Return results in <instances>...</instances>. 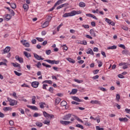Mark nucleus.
<instances>
[{
    "instance_id": "1",
    "label": "nucleus",
    "mask_w": 130,
    "mask_h": 130,
    "mask_svg": "<svg viewBox=\"0 0 130 130\" xmlns=\"http://www.w3.org/2000/svg\"><path fill=\"white\" fill-rule=\"evenodd\" d=\"M79 14H81L80 11H78L73 10L71 12L64 14L62 17L63 18H67V17H73V16L79 15Z\"/></svg>"
},
{
    "instance_id": "2",
    "label": "nucleus",
    "mask_w": 130,
    "mask_h": 130,
    "mask_svg": "<svg viewBox=\"0 0 130 130\" xmlns=\"http://www.w3.org/2000/svg\"><path fill=\"white\" fill-rule=\"evenodd\" d=\"M8 101L10 102V105L11 106H14V105H17L18 102L16 100H12L11 98H8Z\"/></svg>"
},
{
    "instance_id": "3",
    "label": "nucleus",
    "mask_w": 130,
    "mask_h": 130,
    "mask_svg": "<svg viewBox=\"0 0 130 130\" xmlns=\"http://www.w3.org/2000/svg\"><path fill=\"white\" fill-rule=\"evenodd\" d=\"M43 113L44 116H45L46 118H50V119L54 118V115H53V114H49L45 111H44Z\"/></svg>"
},
{
    "instance_id": "4",
    "label": "nucleus",
    "mask_w": 130,
    "mask_h": 130,
    "mask_svg": "<svg viewBox=\"0 0 130 130\" xmlns=\"http://www.w3.org/2000/svg\"><path fill=\"white\" fill-rule=\"evenodd\" d=\"M71 117H72V114H68L63 117L62 119L63 120H70Z\"/></svg>"
},
{
    "instance_id": "5",
    "label": "nucleus",
    "mask_w": 130,
    "mask_h": 130,
    "mask_svg": "<svg viewBox=\"0 0 130 130\" xmlns=\"http://www.w3.org/2000/svg\"><path fill=\"white\" fill-rule=\"evenodd\" d=\"M34 56L38 60H43V59H44V58H42V57H41V56H39L38 54H37L35 53H34Z\"/></svg>"
},
{
    "instance_id": "6",
    "label": "nucleus",
    "mask_w": 130,
    "mask_h": 130,
    "mask_svg": "<svg viewBox=\"0 0 130 130\" xmlns=\"http://www.w3.org/2000/svg\"><path fill=\"white\" fill-rule=\"evenodd\" d=\"M72 122L70 121H63V120H60V123L61 124H62V125H69L70 123H71Z\"/></svg>"
},
{
    "instance_id": "7",
    "label": "nucleus",
    "mask_w": 130,
    "mask_h": 130,
    "mask_svg": "<svg viewBox=\"0 0 130 130\" xmlns=\"http://www.w3.org/2000/svg\"><path fill=\"white\" fill-rule=\"evenodd\" d=\"M31 86L33 88H38L39 86V82L38 81H34L31 83Z\"/></svg>"
},
{
    "instance_id": "8",
    "label": "nucleus",
    "mask_w": 130,
    "mask_h": 130,
    "mask_svg": "<svg viewBox=\"0 0 130 130\" xmlns=\"http://www.w3.org/2000/svg\"><path fill=\"white\" fill-rule=\"evenodd\" d=\"M15 59H16V60H18L19 62H20V63H23V62H24L23 58L20 57L19 55H16L15 56Z\"/></svg>"
},
{
    "instance_id": "9",
    "label": "nucleus",
    "mask_w": 130,
    "mask_h": 130,
    "mask_svg": "<svg viewBox=\"0 0 130 130\" xmlns=\"http://www.w3.org/2000/svg\"><path fill=\"white\" fill-rule=\"evenodd\" d=\"M21 42L25 47H30V44L29 43H25L26 41H21Z\"/></svg>"
},
{
    "instance_id": "10",
    "label": "nucleus",
    "mask_w": 130,
    "mask_h": 130,
    "mask_svg": "<svg viewBox=\"0 0 130 130\" xmlns=\"http://www.w3.org/2000/svg\"><path fill=\"white\" fill-rule=\"evenodd\" d=\"M27 107L32 109V110H38V108H37V107L35 106L27 105Z\"/></svg>"
},
{
    "instance_id": "11",
    "label": "nucleus",
    "mask_w": 130,
    "mask_h": 130,
    "mask_svg": "<svg viewBox=\"0 0 130 130\" xmlns=\"http://www.w3.org/2000/svg\"><path fill=\"white\" fill-rule=\"evenodd\" d=\"M11 63L14 68H18L19 69H21V65L20 64H19L18 63H17V62H16V63L12 62Z\"/></svg>"
},
{
    "instance_id": "12",
    "label": "nucleus",
    "mask_w": 130,
    "mask_h": 130,
    "mask_svg": "<svg viewBox=\"0 0 130 130\" xmlns=\"http://www.w3.org/2000/svg\"><path fill=\"white\" fill-rule=\"evenodd\" d=\"M87 54H91V55H94V52H93V50L91 48H88L87 51L86 52Z\"/></svg>"
},
{
    "instance_id": "13",
    "label": "nucleus",
    "mask_w": 130,
    "mask_h": 130,
    "mask_svg": "<svg viewBox=\"0 0 130 130\" xmlns=\"http://www.w3.org/2000/svg\"><path fill=\"white\" fill-rule=\"evenodd\" d=\"M10 50H11V47H7L6 48H5L4 50V52L3 53V54H4V53H8V52H10Z\"/></svg>"
},
{
    "instance_id": "14",
    "label": "nucleus",
    "mask_w": 130,
    "mask_h": 130,
    "mask_svg": "<svg viewBox=\"0 0 130 130\" xmlns=\"http://www.w3.org/2000/svg\"><path fill=\"white\" fill-rule=\"evenodd\" d=\"M72 99L75 100V101H77V102H82V100H80V99L77 96H72Z\"/></svg>"
},
{
    "instance_id": "15",
    "label": "nucleus",
    "mask_w": 130,
    "mask_h": 130,
    "mask_svg": "<svg viewBox=\"0 0 130 130\" xmlns=\"http://www.w3.org/2000/svg\"><path fill=\"white\" fill-rule=\"evenodd\" d=\"M122 54H125L126 55H129L130 56V52L127 50H124L122 51Z\"/></svg>"
},
{
    "instance_id": "16",
    "label": "nucleus",
    "mask_w": 130,
    "mask_h": 130,
    "mask_svg": "<svg viewBox=\"0 0 130 130\" xmlns=\"http://www.w3.org/2000/svg\"><path fill=\"white\" fill-rule=\"evenodd\" d=\"M49 25V21H46L43 23V24L42 25V27L43 28H46V27H47V26H48Z\"/></svg>"
},
{
    "instance_id": "17",
    "label": "nucleus",
    "mask_w": 130,
    "mask_h": 130,
    "mask_svg": "<svg viewBox=\"0 0 130 130\" xmlns=\"http://www.w3.org/2000/svg\"><path fill=\"white\" fill-rule=\"evenodd\" d=\"M67 6H68V4H62V5L58 6L56 8V10H59V9H61L62 8H63V7H67Z\"/></svg>"
},
{
    "instance_id": "18",
    "label": "nucleus",
    "mask_w": 130,
    "mask_h": 130,
    "mask_svg": "<svg viewBox=\"0 0 130 130\" xmlns=\"http://www.w3.org/2000/svg\"><path fill=\"white\" fill-rule=\"evenodd\" d=\"M90 103L91 104H100V101H98V100H95V101H91Z\"/></svg>"
},
{
    "instance_id": "19",
    "label": "nucleus",
    "mask_w": 130,
    "mask_h": 130,
    "mask_svg": "<svg viewBox=\"0 0 130 130\" xmlns=\"http://www.w3.org/2000/svg\"><path fill=\"white\" fill-rule=\"evenodd\" d=\"M119 120L120 121H123L124 122H125L126 121H127V120H128V119L126 117H125V118H119Z\"/></svg>"
},
{
    "instance_id": "20",
    "label": "nucleus",
    "mask_w": 130,
    "mask_h": 130,
    "mask_svg": "<svg viewBox=\"0 0 130 130\" xmlns=\"http://www.w3.org/2000/svg\"><path fill=\"white\" fill-rule=\"evenodd\" d=\"M60 101H61V100L60 98H56L55 100V104L56 105H57V104H59V103L60 102Z\"/></svg>"
},
{
    "instance_id": "21",
    "label": "nucleus",
    "mask_w": 130,
    "mask_h": 130,
    "mask_svg": "<svg viewBox=\"0 0 130 130\" xmlns=\"http://www.w3.org/2000/svg\"><path fill=\"white\" fill-rule=\"evenodd\" d=\"M79 7H80V8H85V7H86V4H85V3L84 2H80L79 4Z\"/></svg>"
},
{
    "instance_id": "22",
    "label": "nucleus",
    "mask_w": 130,
    "mask_h": 130,
    "mask_svg": "<svg viewBox=\"0 0 130 130\" xmlns=\"http://www.w3.org/2000/svg\"><path fill=\"white\" fill-rule=\"evenodd\" d=\"M66 59L67 60H68L69 62H72V63H75V62H76V61H75V60H73L71 58H67Z\"/></svg>"
},
{
    "instance_id": "23",
    "label": "nucleus",
    "mask_w": 130,
    "mask_h": 130,
    "mask_svg": "<svg viewBox=\"0 0 130 130\" xmlns=\"http://www.w3.org/2000/svg\"><path fill=\"white\" fill-rule=\"evenodd\" d=\"M23 8L25 11H28V9H29V6L27 4H24L23 5Z\"/></svg>"
},
{
    "instance_id": "24",
    "label": "nucleus",
    "mask_w": 130,
    "mask_h": 130,
    "mask_svg": "<svg viewBox=\"0 0 130 130\" xmlns=\"http://www.w3.org/2000/svg\"><path fill=\"white\" fill-rule=\"evenodd\" d=\"M36 125H37V126H39V127H41L42 126H43V124L40 122H37L36 123Z\"/></svg>"
},
{
    "instance_id": "25",
    "label": "nucleus",
    "mask_w": 130,
    "mask_h": 130,
    "mask_svg": "<svg viewBox=\"0 0 130 130\" xmlns=\"http://www.w3.org/2000/svg\"><path fill=\"white\" fill-rule=\"evenodd\" d=\"M6 21H10L12 19V16L10 14H7L6 16Z\"/></svg>"
},
{
    "instance_id": "26",
    "label": "nucleus",
    "mask_w": 130,
    "mask_h": 130,
    "mask_svg": "<svg viewBox=\"0 0 130 130\" xmlns=\"http://www.w3.org/2000/svg\"><path fill=\"white\" fill-rule=\"evenodd\" d=\"M67 104L68 103H67V102H66V101H63L60 103V105L62 107L66 106Z\"/></svg>"
},
{
    "instance_id": "27",
    "label": "nucleus",
    "mask_w": 130,
    "mask_h": 130,
    "mask_svg": "<svg viewBox=\"0 0 130 130\" xmlns=\"http://www.w3.org/2000/svg\"><path fill=\"white\" fill-rule=\"evenodd\" d=\"M62 4V2H61V0L58 1L55 4H54V7H56V6H59V5Z\"/></svg>"
},
{
    "instance_id": "28",
    "label": "nucleus",
    "mask_w": 130,
    "mask_h": 130,
    "mask_svg": "<svg viewBox=\"0 0 130 130\" xmlns=\"http://www.w3.org/2000/svg\"><path fill=\"white\" fill-rule=\"evenodd\" d=\"M32 99H31V100H32V104H35V103H36V96H32Z\"/></svg>"
},
{
    "instance_id": "29",
    "label": "nucleus",
    "mask_w": 130,
    "mask_h": 130,
    "mask_svg": "<svg viewBox=\"0 0 130 130\" xmlns=\"http://www.w3.org/2000/svg\"><path fill=\"white\" fill-rule=\"evenodd\" d=\"M23 53L25 56H26V57H27V58L29 57H31V55L30 54H28V52L24 51Z\"/></svg>"
},
{
    "instance_id": "30",
    "label": "nucleus",
    "mask_w": 130,
    "mask_h": 130,
    "mask_svg": "<svg viewBox=\"0 0 130 130\" xmlns=\"http://www.w3.org/2000/svg\"><path fill=\"white\" fill-rule=\"evenodd\" d=\"M40 107L41 109L44 108V105H45V103L41 102L39 103Z\"/></svg>"
},
{
    "instance_id": "31",
    "label": "nucleus",
    "mask_w": 130,
    "mask_h": 130,
    "mask_svg": "<svg viewBox=\"0 0 130 130\" xmlns=\"http://www.w3.org/2000/svg\"><path fill=\"white\" fill-rule=\"evenodd\" d=\"M45 83L46 84H50V85H52V82L51 80H45L43 81V83Z\"/></svg>"
},
{
    "instance_id": "32",
    "label": "nucleus",
    "mask_w": 130,
    "mask_h": 130,
    "mask_svg": "<svg viewBox=\"0 0 130 130\" xmlns=\"http://www.w3.org/2000/svg\"><path fill=\"white\" fill-rule=\"evenodd\" d=\"M120 99V95L119 94L117 93L116 95V100L117 101V102H119V100Z\"/></svg>"
},
{
    "instance_id": "33",
    "label": "nucleus",
    "mask_w": 130,
    "mask_h": 130,
    "mask_svg": "<svg viewBox=\"0 0 130 130\" xmlns=\"http://www.w3.org/2000/svg\"><path fill=\"white\" fill-rule=\"evenodd\" d=\"M10 7L12 9H16V8H17V5L15 3H11V4H10Z\"/></svg>"
},
{
    "instance_id": "34",
    "label": "nucleus",
    "mask_w": 130,
    "mask_h": 130,
    "mask_svg": "<svg viewBox=\"0 0 130 130\" xmlns=\"http://www.w3.org/2000/svg\"><path fill=\"white\" fill-rule=\"evenodd\" d=\"M43 123L44 124H47V125H50V121H48V120H44L43 122Z\"/></svg>"
},
{
    "instance_id": "35",
    "label": "nucleus",
    "mask_w": 130,
    "mask_h": 130,
    "mask_svg": "<svg viewBox=\"0 0 130 130\" xmlns=\"http://www.w3.org/2000/svg\"><path fill=\"white\" fill-rule=\"evenodd\" d=\"M90 34L91 35H93L94 36V37H96V34H95V32H94V30L93 29L90 30Z\"/></svg>"
},
{
    "instance_id": "36",
    "label": "nucleus",
    "mask_w": 130,
    "mask_h": 130,
    "mask_svg": "<svg viewBox=\"0 0 130 130\" xmlns=\"http://www.w3.org/2000/svg\"><path fill=\"white\" fill-rule=\"evenodd\" d=\"M77 92H78V89H73L72 90V92H70V94H76V93H77Z\"/></svg>"
},
{
    "instance_id": "37",
    "label": "nucleus",
    "mask_w": 130,
    "mask_h": 130,
    "mask_svg": "<svg viewBox=\"0 0 130 130\" xmlns=\"http://www.w3.org/2000/svg\"><path fill=\"white\" fill-rule=\"evenodd\" d=\"M116 46L113 45L110 47H108V49H116Z\"/></svg>"
},
{
    "instance_id": "38",
    "label": "nucleus",
    "mask_w": 130,
    "mask_h": 130,
    "mask_svg": "<svg viewBox=\"0 0 130 130\" xmlns=\"http://www.w3.org/2000/svg\"><path fill=\"white\" fill-rule=\"evenodd\" d=\"M14 73L15 74L16 76H18V77H20V76H22V73H19L16 71H14Z\"/></svg>"
},
{
    "instance_id": "39",
    "label": "nucleus",
    "mask_w": 130,
    "mask_h": 130,
    "mask_svg": "<svg viewBox=\"0 0 130 130\" xmlns=\"http://www.w3.org/2000/svg\"><path fill=\"white\" fill-rule=\"evenodd\" d=\"M76 127H79V128H81V129H84V126H83V125L80 124H78L77 125H76Z\"/></svg>"
},
{
    "instance_id": "40",
    "label": "nucleus",
    "mask_w": 130,
    "mask_h": 130,
    "mask_svg": "<svg viewBox=\"0 0 130 130\" xmlns=\"http://www.w3.org/2000/svg\"><path fill=\"white\" fill-rule=\"evenodd\" d=\"M9 12L10 13L11 15H12V16H15V12L14 11V10L10 9Z\"/></svg>"
},
{
    "instance_id": "41",
    "label": "nucleus",
    "mask_w": 130,
    "mask_h": 130,
    "mask_svg": "<svg viewBox=\"0 0 130 130\" xmlns=\"http://www.w3.org/2000/svg\"><path fill=\"white\" fill-rule=\"evenodd\" d=\"M3 110H4L5 111H9V110H11V107H5L3 108Z\"/></svg>"
},
{
    "instance_id": "42",
    "label": "nucleus",
    "mask_w": 130,
    "mask_h": 130,
    "mask_svg": "<svg viewBox=\"0 0 130 130\" xmlns=\"http://www.w3.org/2000/svg\"><path fill=\"white\" fill-rule=\"evenodd\" d=\"M38 116H41V114H39L38 113H35L34 117H38Z\"/></svg>"
},
{
    "instance_id": "43",
    "label": "nucleus",
    "mask_w": 130,
    "mask_h": 130,
    "mask_svg": "<svg viewBox=\"0 0 130 130\" xmlns=\"http://www.w3.org/2000/svg\"><path fill=\"white\" fill-rule=\"evenodd\" d=\"M37 40L38 41H39L40 42H42L43 41H44V40L41 38H36Z\"/></svg>"
},
{
    "instance_id": "44",
    "label": "nucleus",
    "mask_w": 130,
    "mask_h": 130,
    "mask_svg": "<svg viewBox=\"0 0 130 130\" xmlns=\"http://www.w3.org/2000/svg\"><path fill=\"white\" fill-rule=\"evenodd\" d=\"M74 81L76 82V83H78L79 84H81V83H83V80H80L78 79H75Z\"/></svg>"
},
{
    "instance_id": "45",
    "label": "nucleus",
    "mask_w": 130,
    "mask_h": 130,
    "mask_svg": "<svg viewBox=\"0 0 130 130\" xmlns=\"http://www.w3.org/2000/svg\"><path fill=\"white\" fill-rule=\"evenodd\" d=\"M42 66H43V67H46V68H51V66L46 64L45 63H43Z\"/></svg>"
},
{
    "instance_id": "46",
    "label": "nucleus",
    "mask_w": 130,
    "mask_h": 130,
    "mask_svg": "<svg viewBox=\"0 0 130 130\" xmlns=\"http://www.w3.org/2000/svg\"><path fill=\"white\" fill-rule=\"evenodd\" d=\"M61 26H63V23H61V24L57 26V31H59V29H60V27H61Z\"/></svg>"
},
{
    "instance_id": "47",
    "label": "nucleus",
    "mask_w": 130,
    "mask_h": 130,
    "mask_svg": "<svg viewBox=\"0 0 130 130\" xmlns=\"http://www.w3.org/2000/svg\"><path fill=\"white\" fill-rule=\"evenodd\" d=\"M122 29H123V30H124L125 31H127V30H128V27H127V26H123L122 27Z\"/></svg>"
},
{
    "instance_id": "48",
    "label": "nucleus",
    "mask_w": 130,
    "mask_h": 130,
    "mask_svg": "<svg viewBox=\"0 0 130 130\" xmlns=\"http://www.w3.org/2000/svg\"><path fill=\"white\" fill-rule=\"evenodd\" d=\"M82 27H84L85 29H89V25L87 24H83Z\"/></svg>"
},
{
    "instance_id": "49",
    "label": "nucleus",
    "mask_w": 130,
    "mask_h": 130,
    "mask_svg": "<svg viewBox=\"0 0 130 130\" xmlns=\"http://www.w3.org/2000/svg\"><path fill=\"white\" fill-rule=\"evenodd\" d=\"M52 19V17L51 16H48L47 18V21L48 22H49H49H50V21H51Z\"/></svg>"
},
{
    "instance_id": "50",
    "label": "nucleus",
    "mask_w": 130,
    "mask_h": 130,
    "mask_svg": "<svg viewBox=\"0 0 130 130\" xmlns=\"http://www.w3.org/2000/svg\"><path fill=\"white\" fill-rule=\"evenodd\" d=\"M46 53L47 55H49L51 53V50H48L46 51Z\"/></svg>"
},
{
    "instance_id": "51",
    "label": "nucleus",
    "mask_w": 130,
    "mask_h": 130,
    "mask_svg": "<svg viewBox=\"0 0 130 130\" xmlns=\"http://www.w3.org/2000/svg\"><path fill=\"white\" fill-rule=\"evenodd\" d=\"M105 21L107 22V23H108V24H110L111 20L108 18H105Z\"/></svg>"
},
{
    "instance_id": "52",
    "label": "nucleus",
    "mask_w": 130,
    "mask_h": 130,
    "mask_svg": "<svg viewBox=\"0 0 130 130\" xmlns=\"http://www.w3.org/2000/svg\"><path fill=\"white\" fill-rule=\"evenodd\" d=\"M40 66H41V63L40 62H38L36 67H37L38 69H40Z\"/></svg>"
},
{
    "instance_id": "53",
    "label": "nucleus",
    "mask_w": 130,
    "mask_h": 130,
    "mask_svg": "<svg viewBox=\"0 0 130 130\" xmlns=\"http://www.w3.org/2000/svg\"><path fill=\"white\" fill-rule=\"evenodd\" d=\"M118 78H119L120 79H124V76H123V75H121V74H119L118 75Z\"/></svg>"
},
{
    "instance_id": "54",
    "label": "nucleus",
    "mask_w": 130,
    "mask_h": 130,
    "mask_svg": "<svg viewBox=\"0 0 130 130\" xmlns=\"http://www.w3.org/2000/svg\"><path fill=\"white\" fill-rule=\"evenodd\" d=\"M0 117L1 118H4V117H5V114L2 113L1 112H0Z\"/></svg>"
},
{
    "instance_id": "55",
    "label": "nucleus",
    "mask_w": 130,
    "mask_h": 130,
    "mask_svg": "<svg viewBox=\"0 0 130 130\" xmlns=\"http://www.w3.org/2000/svg\"><path fill=\"white\" fill-rule=\"evenodd\" d=\"M91 25L92 27H95V26H96V23L95 22V21H92L91 22Z\"/></svg>"
},
{
    "instance_id": "56",
    "label": "nucleus",
    "mask_w": 130,
    "mask_h": 130,
    "mask_svg": "<svg viewBox=\"0 0 130 130\" xmlns=\"http://www.w3.org/2000/svg\"><path fill=\"white\" fill-rule=\"evenodd\" d=\"M119 47H121V48H123V49H125V46H124V45L120 44Z\"/></svg>"
},
{
    "instance_id": "57",
    "label": "nucleus",
    "mask_w": 130,
    "mask_h": 130,
    "mask_svg": "<svg viewBox=\"0 0 130 130\" xmlns=\"http://www.w3.org/2000/svg\"><path fill=\"white\" fill-rule=\"evenodd\" d=\"M98 63H99V68H101V67H102V62L98 61Z\"/></svg>"
},
{
    "instance_id": "58",
    "label": "nucleus",
    "mask_w": 130,
    "mask_h": 130,
    "mask_svg": "<svg viewBox=\"0 0 130 130\" xmlns=\"http://www.w3.org/2000/svg\"><path fill=\"white\" fill-rule=\"evenodd\" d=\"M19 111L21 113V114H25V111L22 109H19Z\"/></svg>"
},
{
    "instance_id": "59",
    "label": "nucleus",
    "mask_w": 130,
    "mask_h": 130,
    "mask_svg": "<svg viewBox=\"0 0 130 130\" xmlns=\"http://www.w3.org/2000/svg\"><path fill=\"white\" fill-rule=\"evenodd\" d=\"M62 47H63V49L64 50H68V47L67 46V45H63V46H62Z\"/></svg>"
},
{
    "instance_id": "60",
    "label": "nucleus",
    "mask_w": 130,
    "mask_h": 130,
    "mask_svg": "<svg viewBox=\"0 0 130 130\" xmlns=\"http://www.w3.org/2000/svg\"><path fill=\"white\" fill-rule=\"evenodd\" d=\"M21 87H25L26 88L29 87V85H27L26 83H24L23 84L21 85Z\"/></svg>"
},
{
    "instance_id": "61",
    "label": "nucleus",
    "mask_w": 130,
    "mask_h": 130,
    "mask_svg": "<svg viewBox=\"0 0 130 130\" xmlns=\"http://www.w3.org/2000/svg\"><path fill=\"white\" fill-rule=\"evenodd\" d=\"M98 78H99V75H95V76H93L92 77V79L93 80H97V79H98Z\"/></svg>"
},
{
    "instance_id": "62",
    "label": "nucleus",
    "mask_w": 130,
    "mask_h": 130,
    "mask_svg": "<svg viewBox=\"0 0 130 130\" xmlns=\"http://www.w3.org/2000/svg\"><path fill=\"white\" fill-rule=\"evenodd\" d=\"M48 85L47 84H43V89H44V90H46V87H48Z\"/></svg>"
},
{
    "instance_id": "63",
    "label": "nucleus",
    "mask_w": 130,
    "mask_h": 130,
    "mask_svg": "<svg viewBox=\"0 0 130 130\" xmlns=\"http://www.w3.org/2000/svg\"><path fill=\"white\" fill-rule=\"evenodd\" d=\"M49 92H50L51 93H53V87H50L49 89Z\"/></svg>"
},
{
    "instance_id": "64",
    "label": "nucleus",
    "mask_w": 130,
    "mask_h": 130,
    "mask_svg": "<svg viewBox=\"0 0 130 130\" xmlns=\"http://www.w3.org/2000/svg\"><path fill=\"white\" fill-rule=\"evenodd\" d=\"M125 111L126 113H129V114H130V109L126 108L125 109Z\"/></svg>"
}]
</instances>
